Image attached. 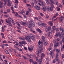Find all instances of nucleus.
Masks as SVG:
<instances>
[{
	"mask_svg": "<svg viewBox=\"0 0 64 64\" xmlns=\"http://www.w3.org/2000/svg\"><path fill=\"white\" fill-rule=\"evenodd\" d=\"M44 44L45 46H46L48 44V42H47L46 41L44 42Z\"/></svg>",
	"mask_w": 64,
	"mask_h": 64,
	"instance_id": "obj_30",
	"label": "nucleus"
},
{
	"mask_svg": "<svg viewBox=\"0 0 64 64\" xmlns=\"http://www.w3.org/2000/svg\"><path fill=\"white\" fill-rule=\"evenodd\" d=\"M60 31H62V32H64V29L62 28H60Z\"/></svg>",
	"mask_w": 64,
	"mask_h": 64,
	"instance_id": "obj_23",
	"label": "nucleus"
},
{
	"mask_svg": "<svg viewBox=\"0 0 64 64\" xmlns=\"http://www.w3.org/2000/svg\"><path fill=\"white\" fill-rule=\"evenodd\" d=\"M26 27H28V28H31L32 27V26H30V24H26Z\"/></svg>",
	"mask_w": 64,
	"mask_h": 64,
	"instance_id": "obj_26",
	"label": "nucleus"
},
{
	"mask_svg": "<svg viewBox=\"0 0 64 64\" xmlns=\"http://www.w3.org/2000/svg\"><path fill=\"white\" fill-rule=\"evenodd\" d=\"M62 42L64 44V37L63 36H62Z\"/></svg>",
	"mask_w": 64,
	"mask_h": 64,
	"instance_id": "obj_24",
	"label": "nucleus"
},
{
	"mask_svg": "<svg viewBox=\"0 0 64 64\" xmlns=\"http://www.w3.org/2000/svg\"><path fill=\"white\" fill-rule=\"evenodd\" d=\"M56 48H57V47L54 46V49L53 52H55V50L56 49Z\"/></svg>",
	"mask_w": 64,
	"mask_h": 64,
	"instance_id": "obj_39",
	"label": "nucleus"
},
{
	"mask_svg": "<svg viewBox=\"0 0 64 64\" xmlns=\"http://www.w3.org/2000/svg\"><path fill=\"white\" fill-rule=\"evenodd\" d=\"M59 56L58 55V53L56 54V57H58Z\"/></svg>",
	"mask_w": 64,
	"mask_h": 64,
	"instance_id": "obj_63",
	"label": "nucleus"
},
{
	"mask_svg": "<svg viewBox=\"0 0 64 64\" xmlns=\"http://www.w3.org/2000/svg\"><path fill=\"white\" fill-rule=\"evenodd\" d=\"M29 24L33 27L35 26V24L33 22H30L29 23Z\"/></svg>",
	"mask_w": 64,
	"mask_h": 64,
	"instance_id": "obj_5",
	"label": "nucleus"
},
{
	"mask_svg": "<svg viewBox=\"0 0 64 64\" xmlns=\"http://www.w3.org/2000/svg\"><path fill=\"white\" fill-rule=\"evenodd\" d=\"M21 23L22 24V25H24V26H25V25H26L27 24V23L26 22H21Z\"/></svg>",
	"mask_w": 64,
	"mask_h": 64,
	"instance_id": "obj_13",
	"label": "nucleus"
},
{
	"mask_svg": "<svg viewBox=\"0 0 64 64\" xmlns=\"http://www.w3.org/2000/svg\"><path fill=\"white\" fill-rule=\"evenodd\" d=\"M35 8L36 10H40V7L39 6H35Z\"/></svg>",
	"mask_w": 64,
	"mask_h": 64,
	"instance_id": "obj_11",
	"label": "nucleus"
},
{
	"mask_svg": "<svg viewBox=\"0 0 64 64\" xmlns=\"http://www.w3.org/2000/svg\"><path fill=\"white\" fill-rule=\"evenodd\" d=\"M48 23L50 25V26H53V23L51 22H48Z\"/></svg>",
	"mask_w": 64,
	"mask_h": 64,
	"instance_id": "obj_18",
	"label": "nucleus"
},
{
	"mask_svg": "<svg viewBox=\"0 0 64 64\" xmlns=\"http://www.w3.org/2000/svg\"><path fill=\"white\" fill-rule=\"evenodd\" d=\"M52 28L54 30H55L56 29V27H55V26H53L52 27Z\"/></svg>",
	"mask_w": 64,
	"mask_h": 64,
	"instance_id": "obj_48",
	"label": "nucleus"
},
{
	"mask_svg": "<svg viewBox=\"0 0 64 64\" xmlns=\"http://www.w3.org/2000/svg\"><path fill=\"white\" fill-rule=\"evenodd\" d=\"M30 62H32V63H33V60L32 59H31L30 60Z\"/></svg>",
	"mask_w": 64,
	"mask_h": 64,
	"instance_id": "obj_43",
	"label": "nucleus"
},
{
	"mask_svg": "<svg viewBox=\"0 0 64 64\" xmlns=\"http://www.w3.org/2000/svg\"><path fill=\"white\" fill-rule=\"evenodd\" d=\"M12 10V13H14V14H15V13H16L15 12H14V9Z\"/></svg>",
	"mask_w": 64,
	"mask_h": 64,
	"instance_id": "obj_60",
	"label": "nucleus"
},
{
	"mask_svg": "<svg viewBox=\"0 0 64 64\" xmlns=\"http://www.w3.org/2000/svg\"><path fill=\"white\" fill-rule=\"evenodd\" d=\"M38 63L39 64H42V60H38Z\"/></svg>",
	"mask_w": 64,
	"mask_h": 64,
	"instance_id": "obj_28",
	"label": "nucleus"
},
{
	"mask_svg": "<svg viewBox=\"0 0 64 64\" xmlns=\"http://www.w3.org/2000/svg\"><path fill=\"white\" fill-rule=\"evenodd\" d=\"M59 45V43L58 42H57L55 44H54V47H56L58 46Z\"/></svg>",
	"mask_w": 64,
	"mask_h": 64,
	"instance_id": "obj_22",
	"label": "nucleus"
},
{
	"mask_svg": "<svg viewBox=\"0 0 64 64\" xmlns=\"http://www.w3.org/2000/svg\"><path fill=\"white\" fill-rule=\"evenodd\" d=\"M38 47H39L40 49H41V50L43 49V44H42V42H41L40 40H39L38 42Z\"/></svg>",
	"mask_w": 64,
	"mask_h": 64,
	"instance_id": "obj_2",
	"label": "nucleus"
},
{
	"mask_svg": "<svg viewBox=\"0 0 64 64\" xmlns=\"http://www.w3.org/2000/svg\"><path fill=\"white\" fill-rule=\"evenodd\" d=\"M39 33H41L42 32L41 30H40V29H39V28H38L36 30Z\"/></svg>",
	"mask_w": 64,
	"mask_h": 64,
	"instance_id": "obj_20",
	"label": "nucleus"
},
{
	"mask_svg": "<svg viewBox=\"0 0 64 64\" xmlns=\"http://www.w3.org/2000/svg\"><path fill=\"white\" fill-rule=\"evenodd\" d=\"M45 57V54L43 53H42L41 55V59H43V57Z\"/></svg>",
	"mask_w": 64,
	"mask_h": 64,
	"instance_id": "obj_19",
	"label": "nucleus"
},
{
	"mask_svg": "<svg viewBox=\"0 0 64 64\" xmlns=\"http://www.w3.org/2000/svg\"><path fill=\"white\" fill-rule=\"evenodd\" d=\"M5 51L6 54H9V52H8V50H6Z\"/></svg>",
	"mask_w": 64,
	"mask_h": 64,
	"instance_id": "obj_61",
	"label": "nucleus"
},
{
	"mask_svg": "<svg viewBox=\"0 0 64 64\" xmlns=\"http://www.w3.org/2000/svg\"><path fill=\"white\" fill-rule=\"evenodd\" d=\"M22 57H23V58H24V59L26 60H28V58H27L26 57H25V56H22Z\"/></svg>",
	"mask_w": 64,
	"mask_h": 64,
	"instance_id": "obj_33",
	"label": "nucleus"
},
{
	"mask_svg": "<svg viewBox=\"0 0 64 64\" xmlns=\"http://www.w3.org/2000/svg\"><path fill=\"white\" fill-rule=\"evenodd\" d=\"M2 0H1L0 1V5L3 4V2H2Z\"/></svg>",
	"mask_w": 64,
	"mask_h": 64,
	"instance_id": "obj_44",
	"label": "nucleus"
},
{
	"mask_svg": "<svg viewBox=\"0 0 64 64\" xmlns=\"http://www.w3.org/2000/svg\"><path fill=\"white\" fill-rule=\"evenodd\" d=\"M64 49V45H63L61 47V51H63V50Z\"/></svg>",
	"mask_w": 64,
	"mask_h": 64,
	"instance_id": "obj_27",
	"label": "nucleus"
},
{
	"mask_svg": "<svg viewBox=\"0 0 64 64\" xmlns=\"http://www.w3.org/2000/svg\"><path fill=\"white\" fill-rule=\"evenodd\" d=\"M41 4L42 6H45V4L43 2H42L41 3Z\"/></svg>",
	"mask_w": 64,
	"mask_h": 64,
	"instance_id": "obj_38",
	"label": "nucleus"
},
{
	"mask_svg": "<svg viewBox=\"0 0 64 64\" xmlns=\"http://www.w3.org/2000/svg\"><path fill=\"white\" fill-rule=\"evenodd\" d=\"M16 24L17 25H18V26H19V27H20V24H19V22H16Z\"/></svg>",
	"mask_w": 64,
	"mask_h": 64,
	"instance_id": "obj_45",
	"label": "nucleus"
},
{
	"mask_svg": "<svg viewBox=\"0 0 64 64\" xmlns=\"http://www.w3.org/2000/svg\"><path fill=\"white\" fill-rule=\"evenodd\" d=\"M31 36L32 39L33 40H34V41H35V39L34 38V37L33 36V35H32V34H31Z\"/></svg>",
	"mask_w": 64,
	"mask_h": 64,
	"instance_id": "obj_21",
	"label": "nucleus"
},
{
	"mask_svg": "<svg viewBox=\"0 0 64 64\" xmlns=\"http://www.w3.org/2000/svg\"><path fill=\"white\" fill-rule=\"evenodd\" d=\"M38 24L39 25V26H41H41H42V24H41V23H40L38 22Z\"/></svg>",
	"mask_w": 64,
	"mask_h": 64,
	"instance_id": "obj_50",
	"label": "nucleus"
},
{
	"mask_svg": "<svg viewBox=\"0 0 64 64\" xmlns=\"http://www.w3.org/2000/svg\"><path fill=\"white\" fill-rule=\"evenodd\" d=\"M51 6L50 7V11H53V7H54V6L53 5V4H51Z\"/></svg>",
	"mask_w": 64,
	"mask_h": 64,
	"instance_id": "obj_8",
	"label": "nucleus"
},
{
	"mask_svg": "<svg viewBox=\"0 0 64 64\" xmlns=\"http://www.w3.org/2000/svg\"><path fill=\"white\" fill-rule=\"evenodd\" d=\"M8 2V3L7 4L8 6L9 7H10L11 6V2Z\"/></svg>",
	"mask_w": 64,
	"mask_h": 64,
	"instance_id": "obj_16",
	"label": "nucleus"
},
{
	"mask_svg": "<svg viewBox=\"0 0 64 64\" xmlns=\"http://www.w3.org/2000/svg\"><path fill=\"white\" fill-rule=\"evenodd\" d=\"M3 8H2L1 9V14H2V13H3Z\"/></svg>",
	"mask_w": 64,
	"mask_h": 64,
	"instance_id": "obj_55",
	"label": "nucleus"
},
{
	"mask_svg": "<svg viewBox=\"0 0 64 64\" xmlns=\"http://www.w3.org/2000/svg\"><path fill=\"white\" fill-rule=\"evenodd\" d=\"M19 43H20V46H23V44H27L26 42L24 40L22 41V42H20Z\"/></svg>",
	"mask_w": 64,
	"mask_h": 64,
	"instance_id": "obj_3",
	"label": "nucleus"
},
{
	"mask_svg": "<svg viewBox=\"0 0 64 64\" xmlns=\"http://www.w3.org/2000/svg\"><path fill=\"white\" fill-rule=\"evenodd\" d=\"M4 45H5V44H3L2 45L3 49H4Z\"/></svg>",
	"mask_w": 64,
	"mask_h": 64,
	"instance_id": "obj_54",
	"label": "nucleus"
},
{
	"mask_svg": "<svg viewBox=\"0 0 64 64\" xmlns=\"http://www.w3.org/2000/svg\"><path fill=\"white\" fill-rule=\"evenodd\" d=\"M31 38H32L31 36V34L30 36H27L25 37V39L26 40H27V42L30 43H31V42H32Z\"/></svg>",
	"mask_w": 64,
	"mask_h": 64,
	"instance_id": "obj_1",
	"label": "nucleus"
},
{
	"mask_svg": "<svg viewBox=\"0 0 64 64\" xmlns=\"http://www.w3.org/2000/svg\"><path fill=\"white\" fill-rule=\"evenodd\" d=\"M15 16H16V17H20V15L18 14L17 13H16V14L15 15Z\"/></svg>",
	"mask_w": 64,
	"mask_h": 64,
	"instance_id": "obj_34",
	"label": "nucleus"
},
{
	"mask_svg": "<svg viewBox=\"0 0 64 64\" xmlns=\"http://www.w3.org/2000/svg\"><path fill=\"white\" fill-rule=\"evenodd\" d=\"M32 28H33L32 27L30 28V31H33V30H32Z\"/></svg>",
	"mask_w": 64,
	"mask_h": 64,
	"instance_id": "obj_62",
	"label": "nucleus"
},
{
	"mask_svg": "<svg viewBox=\"0 0 64 64\" xmlns=\"http://www.w3.org/2000/svg\"><path fill=\"white\" fill-rule=\"evenodd\" d=\"M26 6L27 7H31V6L30 4H26Z\"/></svg>",
	"mask_w": 64,
	"mask_h": 64,
	"instance_id": "obj_47",
	"label": "nucleus"
},
{
	"mask_svg": "<svg viewBox=\"0 0 64 64\" xmlns=\"http://www.w3.org/2000/svg\"><path fill=\"white\" fill-rule=\"evenodd\" d=\"M42 25L44 27L46 26V24L44 22L42 23Z\"/></svg>",
	"mask_w": 64,
	"mask_h": 64,
	"instance_id": "obj_31",
	"label": "nucleus"
},
{
	"mask_svg": "<svg viewBox=\"0 0 64 64\" xmlns=\"http://www.w3.org/2000/svg\"><path fill=\"white\" fill-rule=\"evenodd\" d=\"M55 59L56 60V61H58V58L57 57H56Z\"/></svg>",
	"mask_w": 64,
	"mask_h": 64,
	"instance_id": "obj_46",
	"label": "nucleus"
},
{
	"mask_svg": "<svg viewBox=\"0 0 64 64\" xmlns=\"http://www.w3.org/2000/svg\"><path fill=\"white\" fill-rule=\"evenodd\" d=\"M56 52L58 53H59L60 52V50L59 49H57L56 50Z\"/></svg>",
	"mask_w": 64,
	"mask_h": 64,
	"instance_id": "obj_35",
	"label": "nucleus"
},
{
	"mask_svg": "<svg viewBox=\"0 0 64 64\" xmlns=\"http://www.w3.org/2000/svg\"><path fill=\"white\" fill-rule=\"evenodd\" d=\"M57 11H60V8L59 7H58L57 8Z\"/></svg>",
	"mask_w": 64,
	"mask_h": 64,
	"instance_id": "obj_42",
	"label": "nucleus"
},
{
	"mask_svg": "<svg viewBox=\"0 0 64 64\" xmlns=\"http://www.w3.org/2000/svg\"><path fill=\"white\" fill-rule=\"evenodd\" d=\"M6 22L8 24V25L9 26H11L12 27H13V26H12V24H11V23L9 22H8V21L7 20H6Z\"/></svg>",
	"mask_w": 64,
	"mask_h": 64,
	"instance_id": "obj_9",
	"label": "nucleus"
},
{
	"mask_svg": "<svg viewBox=\"0 0 64 64\" xmlns=\"http://www.w3.org/2000/svg\"><path fill=\"white\" fill-rule=\"evenodd\" d=\"M4 16L5 17H7V18L8 17H9V16L8 15H7L6 14H5L4 15Z\"/></svg>",
	"mask_w": 64,
	"mask_h": 64,
	"instance_id": "obj_58",
	"label": "nucleus"
},
{
	"mask_svg": "<svg viewBox=\"0 0 64 64\" xmlns=\"http://www.w3.org/2000/svg\"><path fill=\"white\" fill-rule=\"evenodd\" d=\"M39 51H38L37 52V55L38 56H39Z\"/></svg>",
	"mask_w": 64,
	"mask_h": 64,
	"instance_id": "obj_53",
	"label": "nucleus"
},
{
	"mask_svg": "<svg viewBox=\"0 0 64 64\" xmlns=\"http://www.w3.org/2000/svg\"><path fill=\"white\" fill-rule=\"evenodd\" d=\"M30 48H31V49L32 50H33V48H34V46H30Z\"/></svg>",
	"mask_w": 64,
	"mask_h": 64,
	"instance_id": "obj_49",
	"label": "nucleus"
},
{
	"mask_svg": "<svg viewBox=\"0 0 64 64\" xmlns=\"http://www.w3.org/2000/svg\"><path fill=\"white\" fill-rule=\"evenodd\" d=\"M2 31L3 32H4V31H5V28H3V27L2 26Z\"/></svg>",
	"mask_w": 64,
	"mask_h": 64,
	"instance_id": "obj_36",
	"label": "nucleus"
},
{
	"mask_svg": "<svg viewBox=\"0 0 64 64\" xmlns=\"http://www.w3.org/2000/svg\"><path fill=\"white\" fill-rule=\"evenodd\" d=\"M42 39L43 41H45V38L44 36H42Z\"/></svg>",
	"mask_w": 64,
	"mask_h": 64,
	"instance_id": "obj_14",
	"label": "nucleus"
},
{
	"mask_svg": "<svg viewBox=\"0 0 64 64\" xmlns=\"http://www.w3.org/2000/svg\"><path fill=\"white\" fill-rule=\"evenodd\" d=\"M7 11L8 12H10V9H8L7 10Z\"/></svg>",
	"mask_w": 64,
	"mask_h": 64,
	"instance_id": "obj_64",
	"label": "nucleus"
},
{
	"mask_svg": "<svg viewBox=\"0 0 64 64\" xmlns=\"http://www.w3.org/2000/svg\"><path fill=\"white\" fill-rule=\"evenodd\" d=\"M60 33L59 32H57L55 35L56 37H57L58 36H60Z\"/></svg>",
	"mask_w": 64,
	"mask_h": 64,
	"instance_id": "obj_15",
	"label": "nucleus"
},
{
	"mask_svg": "<svg viewBox=\"0 0 64 64\" xmlns=\"http://www.w3.org/2000/svg\"><path fill=\"white\" fill-rule=\"evenodd\" d=\"M19 39L22 40H24V38L22 37H20L19 38Z\"/></svg>",
	"mask_w": 64,
	"mask_h": 64,
	"instance_id": "obj_32",
	"label": "nucleus"
},
{
	"mask_svg": "<svg viewBox=\"0 0 64 64\" xmlns=\"http://www.w3.org/2000/svg\"><path fill=\"white\" fill-rule=\"evenodd\" d=\"M42 9L43 10V11H44V12H45L46 11V8L45 7L42 8Z\"/></svg>",
	"mask_w": 64,
	"mask_h": 64,
	"instance_id": "obj_25",
	"label": "nucleus"
},
{
	"mask_svg": "<svg viewBox=\"0 0 64 64\" xmlns=\"http://www.w3.org/2000/svg\"><path fill=\"white\" fill-rule=\"evenodd\" d=\"M51 26H49L48 28H46V32H48L49 31L51 30Z\"/></svg>",
	"mask_w": 64,
	"mask_h": 64,
	"instance_id": "obj_7",
	"label": "nucleus"
},
{
	"mask_svg": "<svg viewBox=\"0 0 64 64\" xmlns=\"http://www.w3.org/2000/svg\"><path fill=\"white\" fill-rule=\"evenodd\" d=\"M21 14H24V10H22L21 12H19Z\"/></svg>",
	"mask_w": 64,
	"mask_h": 64,
	"instance_id": "obj_17",
	"label": "nucleus"
},
{
	"mask_svg": "<svg viewBox=\"0 0 64 64\" xmlns=\"http://www.w3.org/2000/svg\"><path fill=\"white\" fill-rule=\"evenodd\" d=\"M8 22H13L14 21V20L12 18H8Z\"/></svg>",
	"mask_w": 64,
	"mask_h": 64,
	"instance_id": "obj_6",
	"label": "nucleus"
},
{
	"mask_svg": "<svg viewBox=\"0 0 64 64\" xmlns=\"http://www.w3.org/2000/svg\"><path fill=\"white\" fill-rule=\"evenodd\" d=\"M14 47L15 48H16V49H17V50H19V48H18V46H14Z\"/></svg>",
	"mask_w": 64,
	"mask_h": 64,
	"instance_id": "obj_40",
	"label": "nucleus"
},
{
	"mask_svg": "<svg viewBox=\"0 0 64 64\" xmlns=\"http://www.w3.org/2000/svg\"><path fill=\"white\" fill-rule=\"evenodd\" d=\"M15 3H16V4H17L18 3V0H15Z\"/></svg>",
	"mask_w": 64,
	"mask_h": 64,
	"instance_id": "obj_51",
	"label": "nucleus"
},
{
	"mask_svg": "<svg viewBox=\"0 0 64 64\" xmlns=\"http://www.w3.org/2000/svg\"><path fill=\"white\" fill-rule=\"evenodd\" d=\"M31 5L32 7H34V4L33 3H32Z\"/></svg>",
	"mask_w": 64,
	"mask_h": 64,
	"instance_id": "obj_56",
	"label": "nucleus"
},
{
	"mask_svg": "<svg viewBox=\"0 0 64 64\" xmlns=\"http://www.w3.org/2000/svg\"><path fill=\"white\" fill-rule=\"evenodd\" d=\"M50 2H51V3H52V4H55V2H53V1H52V0H50Z\"/></svg>",
	"mask_w": 64,
	"mask_h": 64,
	"instance_id": "obj_29",
	"label": "nucleus"
},
{
	"mask_svg": "<svg viewBox=\"0 0 64 64\" xmlns=\"http://www.w3.org/2000/svg\"><path fill=\"white\" fill-rule=\"evenodd\" d=\"M4 8H5V6L6 7V4H7V1L5 0H4Z\"/></svg>",
	"mask_w": 64,
	"mask_h": 64,
	"instance_id": "obj_10",
	"label": "nucleus"
},
{
	"mask_svg": "<svg viewBox=\"0 0 64 64\" xmlns=\"http://www.w3.org/2000/svg\"><path fill=\"white\" fill-rule=\"evenodd\" d=\"M46 1L47 4L50 3V2H49V1L48 0H46Z\"/></svg>",
	"mask_w": 64,
	"mask_h": 64,
	"instance_id": "obj_37",
	"label": "nucleus"
},
{
	"mask_svg": "<svg viewBox=\"0 0 64 64\" xmlns=\"http://www.w3.org/2000/svg\"><path fill=\"white\" fill-rule=\"evenodd\" d=\"M46 10H47V11H48V12H50V8H47Z\"/></svg>",
	"mask_w": 64,
	"mask_h": 64,
	"instance_id": "obj_59",
	"label": "nucleus"
},
{
	"mask_svg": "<svg viewBox=\"0 0 64 64\" xmlns=\"http://www.w3.org/2000/svg\"><path fill=\"white\" fill-rule=\"evenodd\" d=\"M55 2L56 3V5H57V6H58V2L56 0H55Z\"/></svg>",
	"mask_w": 64,
	"mask_h": 64,
	"instance_id": "obj_41",
	"label": "nucleus"
},
{
	"mask_svg": "<svg viewBox=\"0 0 64 64\" xmlns=\"http://www.w3.org/2000/svg\"><path fill=\"white\" fill-rule=\"evenodd\" d=\"M6 42H6V41L5 40H4V41H3L2 43H2H6Z\"/></svg>",
	"mask_w": 64,
	"mask_h": 64,
	"instance_id": "obj_57",
	"label": "nucleus"
},
{
	"mask_svg": "<svg viewBox=\"0 0 64 64\" xmlns=\"http://www.w3.org/2000/svg\"><path fill=\"white\" fill-rule=\"evenodd\" d=\"M60 21H61L62 23H63V22H64V21L63 19V16H61L60 18Z\"/></svg>",
	"mask_w": 64,
	"mask_h": 64,
	"instance_id": "obj_12",
	"label": "nucleus"
},
{
	"mask_svg": "<svg viewBox=\"0 0 64 64\" xmlns=\"http://www.w3.org/2000/svg\"><path fill=\"white\" fill-rule=\"evenodd\" d=\"M54 52H53V50H52L50 52V55L51 56L52 58H53L54 56Z\"/></svg>",
	"mask_w": 64,
	"mask_h": 64,
	"instance_id": "obj_4",
	"label": "nucleus"
},
{
	"mask_svg": "<svg viewBox=\"0 0 64 64\" xmlns=\"http://www.w3.org/2000/svg\"><path fill=\"white\" fill-rule=\"evenodd\" d=\"M46 60L47 62H49V58H46Z\"/></svg>",
	"mask_w": 64,
	"mask_h": 64,
	"instance_id": "obj_52",
	"label": "nucleus"
}]
</instances>
